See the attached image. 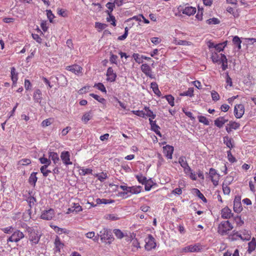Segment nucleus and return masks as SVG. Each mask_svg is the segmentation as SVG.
<instances>
[{
  "mask_svg": "<svg viewBox=\"0 0 256 256\" xmlns=\"http://www.w3.org/2000/svg\"><path fill=\"white\" fill-rule=\"evenodd\" d=\"M193 190L194 193L196 194V196L201 199L204 202H206L207 200L206 198L204 196V194L197 188H194Z\"/></svg>",
  "mask_w": 256,
  "mask_h": 256,
  "instance_id": "nucleus-31",
  "label": "nucleus"
},
{
  "mask_svg": "<svg viewBox=\"0 0 256 256\" xmlns=\"http://www.w3.org/2000/svg\"><path fill=\"white\" fill-rule=\"evenodd\" d=\"M228 122V119H226L223 116H220L214 120V124L217 127L221 128L223 126L224 124Z\"/></svg>",
  "mask_w": 256,
  "mask_h": 256,
  "instance_id": "nucleus-20",
  "label": "nucleus"
},
{
  "mask_svg": "<svg viewBox=\"0 0 256 256\" xmlns=\"http://www.w3.org/2000/svg\"><path fill=\"white\" fill-rule=\"evenodd\" d=\"M96 202L98 204H110L112 202V201H110L106 199H100V198H97L96 199Z\"/></svg>",
  "mask_w": 256,
  "mask_h": 256,
  "instance_id": "nucleus-54",
  "label": "nucleus"
},
{
  "mask_svg": "<svg viewBox=\"0 0 256 256\" xmlns=\"http://www.w3.org/2000/svg\"><path fill=\"white\" fill-rule=\"evenodd\" d=\"M166 100L168 104L172 106H174V98L171 95H168L166 96Z\"/></svg>",
  "mask_w": 256,
  "mask_h": 256,
  "instance_id": "nucleus-45",
  "label": "nucleus"
},
{
  "mask_svg": "<svg viewBox=\"0 0 256 256\" xmlns=\"http://www.w3.org/2000/svg\"><path fill=\"white\" fill-rule=\"evenodd\" d=\"M256 247V240L255 238H253L252 240L248 244V252L249 254H250L254 251Z\"/></svg>",
  "mask_w": 256,
  "mask_h": 256,
  "instance_id": "nucleus-24",
  "label": "nucleus"
},
{
  "mask_svg": "<svg viewBox=\"0 0 256 256\" xmlns=\"http://www.w3.org/2000/svg\"><path fill=\"white\" fill-rule=\"evenodd\" d=\"M61 79V80H64L65 82H66V78H65V76L63 75H60L59 78L58 77H56V76H51L50 78V80H52L53 82H58V79Z\"/></svg>",
  "mask_w": 256,
  "mask_h": 256,
  "instance_id": "nucleus-57",
  "label": "nucleus"
},
{
  "mask_svg": "<svg viewBox=\"0 0 256 256\" xmlns=\"http://www.w3.org/2000/svg\"><path fill=\"white\" fill-rule=\"evenodd\" d=\"M40 235H39L38 232L36 231L34 234L29 236V240L32 244H36L38 243L40 238Z\"/></svg>",
  "mask_w": 256,
  "mask_h": 256,
  "instance_id": "nucleus-19",
  "label": "nucleus"
},
{
  "mask_svg": "<svg viewBox=\"0 0 256 256\" xmlns=\"http://www.w3.org/2000/svg\"><path fill=\"white\" fill-rule=\"evenodd\" d=\"M223 45H224V44H216V48H215L216 50L219 52L223 50L224 48L226 46V44H224V46H223Z\"/></svg>",
  "mask_w": 256,
  "mask_h": 256,
  "instance_id": "nucleus-63",
  "label": "nucleus"
},
{
  "mask_svg": "<svg viewBox=\"0 0 256 256\" xmlns=\"http://www.w3.org/2000/svg\"><path fill=\"white\" fill-rule=\"evenodd\" d=\"M95 26L96 28L104 30L106 27V24H102L98 22H96L95 24Z\"/></svg>",
  "mask_w": 256,
  "mask_h": 256,
  "instance_id": "nucleus-59",
  "label": "nucleus"
},
{
  "mask_svg": "<svg viewBox=\"0 0 256 256\" xmlns=\"http://www.w3.org/2000/svg\"><path fill=\"white\" fill-rule=\"evenodd\" d=\"M242 210L240 198H236L234 201V210L237 213L240 212Z\"/></svg>",
  "mask_w": 256,
  "mask_h": 256,
  "instance_id": "nucleus-16",
  "label": "nucleus"
},
{
  "mask_svg": "<svg viewBox=\"0 0 256 256\" xmlns=\"http://www.w3.org/2000/svg\"><path fill=\"white\" fill-rule=\"evenodd\" d=\"M2 232L6 234H10L14 230V228L12 226L4 228L2 229Z\"/></svg>",
  "mask_w": 256,
  "mask_h": 256,
  "instance_id": "nucleus-61",
  "label": "nucleus"
},
{
  "mask_svg": "<svg viewBox=\"0 0 256 256\" xmlns=\"http://www.w3.org/2000/svg\"><path fill=\"white\" fill-rule=\"evenodd\" d=\"M96 177H97L98 179L100 182H104L108 178L107 174L104 172L96 174Z\"/></svg>",
  "mask_w": 256,
  "mask_h": 256,
  "instance_id": "nucleus-38",
  "label": "nucleus"
},
{
  "mask_svg": "<svg viewBox=\"0 0 256 256\" xmlns=\"http://www.w3.org/2000/svg\"><path fill=\"white\" fill-rule=\"evenodd\" d=\"M198 119L199 122L204 124V125L208 126L210 122L206 116H198Z\"/></svg>",
  "mask_w": 256,
  "mask_h": 256,
  "instance_id": "nucleus-37",
  "label": "nucleus"
},
{
  "mask_svg": "<svg viewBox=\"0 0 256 256\" xmlns=\"http://www.w3.org/2000/svg\"><path fill=\"white\" fill-rule=\"evenodd\" d=\"M106 80L110 82H114L116 78V74L114 72L112 67H109L106 71Z\"/></svg>",
  "mask_w": 256,
  "mask_h": 256,
  "instance_id": "nucleus-10",
  "label": "nucleus"
},
{
  "mask_svg": "<svg viewBox=\"0 0 256 256\" xmlns=\"http://www.w3.org/2000/svg\"><path fill=\"white\" fill-rule=\"evenodd\" d=\"M23 228H26V232H28V236L36 231L34 230V229L32 227L28 226L26 224L24 223L23 225L22 226Z\"/></svg>",
  "mask_w": 256,
  "mask_h": 256,
  "instance_id": "nucleus-33",
  "label": "nucleus"
},
{
  "mask_svg": "<svg viewBox=\"0 0 256 256\" xmlns=\"http://www.w3.org/2000/svg\"><path fill=\"white\" fill-rule=\"evenodd\" d=\"M72 207H74L72 210L76 212H78L82 210V206L78 204L74 203L73 206H72Z\"/></svg>",
  "mask_w": 256,
  "mask_h": 256,
  "instance_id": "nucleus-47",
  "label": "nucleus"
},
{
  "mask_svg": "<svg viewBox=\"0 0 256 256\" xmlns=\"http://www.w3.org/2000/svg\"><path fill=\"white\" fill-rule=\"evenodd\" d=\"M176 44L178 45L190 46L192 42L186 40H179Z\"/></svg>",
  "mask_w": 256,
  "mask_h": 256,
  "instance_id": "nucleus-49",
  "label": "nucleus"
},
{
  "mask_svg": "<svg viewBox=\"0 0 256 256\" xmlns=\"http://www.w3.org/2000/svg\"><path fill=\"white\" fill-rule=\"evenodd\" d=\"M31 163V160L30 159L24 158L19 161V164L22 166H27Z\"/></svg>",
  "mask_w": 256,
  "mask_h": 256,
  "instance_id": "nucleus-48",
  "label": "nucleus"
},
{
  "mask_svg": "<svg viewBox=\"0 0 256 256\" xmlns=\"http://www.w3.org/2000/svg\"><path fill=\"white\" fill-rule=\"evenodd\" d=\"M151 130L160 136H162V134L160 131V127L156 124V120H152L149 118Z\"/></svg>",
  "mask_w": 256,
  "mask_h": 256,
  "instance_id": "nucleus-15",
  "label": "nucleus"
},
{
  "mask_svg": "<svg viewBox=\"0 0 256 256\" xmlns=\"http://www.w3.org/2000/svg\"><path fill=\"white\" fill-rule=\"evenodd\" d=\"M54 244L56 247L59 250L60 249V247L63 246V244L60 242V239L58 237H56V238L55 239Z\"/></svg>",
  "mask_w": 256,
  "mask_h": 256,
  "instance_id": "nucleus-55",
  "label": "nucleus"
},
{
  "mask_svg": "<svg viewBox=\"0 0 256 256\" xmlns=\"http://www.w3.org/2000/svg\"><path fill=\"white\" fill-rule=\"evenodd\" d=\"M222 190L224 193L225 194H228L230 193V187L228 186V184H226L224 183L222 184Z\"/></svg>",
  "mask_w": 256,
  "mask_h": 256,
  "instance_id": "nucleus-50",
  "label": "nucleus"
},
{
  "mask_svg": "<svg viewBox=\"0 0 256 256\" xmlns=\"http://www.w3.org/2000/svg\"><path fill=\"white\" fill-rule=\"evenodd\" d=\"M180 96H188L192 97L194 96V88H190L186 92H184L180 94Z\"/></svg>",
  "mask_w": 256,
  "mask_h": 256,
  "instance_id": "nucleus-30",
  "label": "nucleus"
},
{
  "mask_svg": "<svg viewBox=\"0 0 256 256\" xmlns=\"http://www.w3.org/2000/svg\"><path fill=\"white\" fill-rule=\"evenodd\" d=\"M234 236L239 237L242 240H249L251 238L248 232L246 230L240 233L236 232L234 234Z\"/></svg>",
  "mask_w": 256,
  "mask_h": 256,
  "instance_id": "nucleus-13",
  "label": "nucleus"
},
{
  "mask_svg": "<svg viewBox=\"0 0 256 256\" xmlns=\"http://www.w3.org/2000/svg\"><path fill=\"white\" fill-rule=\"evenodd\" d=\"M206 23L209 24H216L220 23V20L216 18H213L206 20Z\"/></svg>",
  "mask_w": 256,
  "mask_h": 256,
  "instance_id": "nucleus-39",
  "label": "nucleus"
},
{
  "mask_svg": "<svg viewBox=\"0 0 256 256\" xmlns=\"http://www.w3.org/2000/svg\"><path fill=\"white\" fill-rule=\"evenodd\" d=\"M54 216V210L50 208L48 210L43 211L41 214V218L45 220H50Z\"/></svg>",
  "mask_w": 256,
  "mask_h": 256,
  "instance_id": "nucleus-9",
  "label": "nucleus"
},
{
  "mask_svg": "<svg viewBox=\"0 0 256 256\" xmlns=\"http://www.w3.org/2000/svg\"><path fill=\"white\" fill-rule=\"evenodd\" d=\"M202 249V246L199 244H196L194 245H190L184 248L182 252H194L200 251Z\"/></svg>",
  "mask_w": 256,
  "mask_h": 256,
  "instance_id": "nucleus-5",
  "label": "nucleus"
},
{
  "mask_svg": "<svg viewBox=\"0 0 256 256\" xmlns=\"http://www.w3.org/2000/svg\"><path fill=\"white\" fill-rule=\"evenodd\" d=\"M55 228H56V232L59 234H62V233L68 234L69 232V231L67 230L66 229L62 228L58 226H55Z\"/></svg>",
  "mask_w": 256,
  "mask_h": 256,
  "instance_id": "nucleus-53",
  "label": "nucleus"
},
{
  "mask_svg": "<svg viewBox=\"0 0 256 256\" xmlns=\"http://www.w3.org/2000/svg\"><path fill=\"white\" fill-rule=\"evenodd\" d=\"M232 138H230L228 136H226L224 137V143L230 149L233 148V145L232 144Z\"/></svg>",
  "mask_w": 256,
  "mask_h": 256,
  "instance_id": "nucleus-28",
  "label": "nucleus"
},
{
  "mask_svg": "<svg viewBox=\"0 0 256 256\" xmlns=\"http://www.w3.org/2000/svg\"><path fill=\"white\" fill-rule=\"evenodd\" d=\"M142 71L148 76L151 78H154V76L152 74V70L150 66L146 64H142L141 66Z\"/></svg>",
  "mask_w": 256,
  "mask_h": 256,
  "instance_id": "nucleus-12",
  "label": "nucleus"
},
{
  "mask_svg": "<svg viewBox=\"0 0 256 256\" xmlns=\"http://www.w3.org/2000/svg\"><path fill=\"white\" fill-rule=\"evenodd\" d=\"M106 12L107 14H108V15L109 16V17H108L106 18V20L108 22H110L112 21V22L111 23V24L114 26H116V19H115V17L114 16H113L111 14V13L109 12V10H107L106 11Z\"/></svg>",
  "mask_w": 256,
  "mask_h": 256,
  "instance_id": "nucleus-35",
  "label": "nucleus"
},
{
  "mask_svg": "<svg viewBox=\"0 0 256 256\" xmlns=\"http://www.w3.org/2000/svg\"><path fill=\"white\" fill-rule=\"evenodd\" d=\"M132 112L139 116H140L142 118H144L145 117V112H143L142 110H132Z\"/></svg>",
  "mask_w": 256,
  "mask_h": 256,
  "instance_id": "nucleus-52",
  "label": "nucleus"
},
{
  "mask_svg": "<svg viewBox=\"0 0 256 256\" xmlns=\"http://www.w3.org/2000/svg\"><path fill=\"white\" fill-rule=\"evenodd\" d=\"M66 70L72 72L76 74H78L82 72V68L78 65L74 64L72 66H67L66 67Z\"/></svg>",
  "mask_w": 256,
  "mask_h": 256,
  "instance_id": "nucleus-18",
  "label": "nucleus"
},
{
  "mask_svg": "<svg viewBox=\"0 0 256 256\" xmlns=\"http://www.w3.org/2000/svg\"><path fill=\"white\" fill-rule=\"evenodd\" d=\"M244 113V106L242 104H236L234 108V114L237 118H241Z\"/></svg>",
  "mask_w": 256,
  "mask_h": 256,
  "instance_id": "nucleus-8",
  "label": "nucleus"
},
{
  "mask_svg": "<svg viewBox=\"0 0 256 256\" xmlns=\"http://www.w3.org/2000/svg\"><path fill=\"white\" fill-rule=\"evenodd\" d=\"M90 96L94 98L96 100H98V102L105 104L106 102V100L102 98H100L99 96L94 94H90Z\"/></svg>",
  "mask_w": 256,
  "mask_h": 256,
  "instance_id": "nucleus-32",
  "label": "nucleus"
},
{
  "mask_svg": "<svg viewBox=\"0 0 256 256\" xmlns=\"http://www.w3.org/2000/svg\"><path fill=\"white\" fill-rule=\"evenodd\" d=\"M10 77L13 85H15L18 80V73L16 72L14 67L11 68Z\"/></svg>",
  "mask_w": 256,
  "mask_h": 256,
  "instance_id": "nucleus-23",
  "label": "nucleus"
},
{
  "mask_svg": "<svg viewBox=\"0 0 256 256\" xmlns=\"http://www.w3.org/2000/svg\"><path fill=\"white\" fill-rule=\"evenodd\" d=\"M164 152L165 154L166 157L168 159H172V154L174 152V147L170 145H166L164 146Z\"/></svg>",
  "mask_w": 256,
  "mask_h": 256,
  "instance_id": "nucleus-14",
  "label": "nucleus"
},
{
  "mask_svg": "<svg viewBox=\"0 0 256 256\" xmlns=\"http://www.w3.org/2000/svg\"><path fill=\"white\" fill-rule=\"evenodd\" d=\"M60 158L63 163L67 166L72 164V162L70 160V154L68 152L64 151L61 152Z\"/></svg>",
  "mask_w": 256,
  "mask_h": 256,
  "instance_id": "nucleus-11",
  "label": "nucleus"
},
{
  "mask_svg": "<svg viewBox=\"0 0 256 256\" xmlns=\"http://www.w3.org/2000/svg\"><path fill=\"white\" fill-rule=\"evenodd\" d=\"M32 36L34 40L37 42L39 44H41L42 42V39L38 34H32Z\"/></svg>",
  "mask_w": 256,
  "mask_h": 256,
  "instance_id": "nucleus-58",
  "label": "nucleus"
},
{
  "mask_svg": "<svg viewBox=\"0 0 256 256\" xmlns=\"http://www.w3.org/2000/svg\"><path fill=\"white\" fill-rule=\"evenodd\" d=\"M39 160L41 164H44V165L40 168V170L43 176L46 177L48 175L49 173L51 172V171L45 172L44 170L48 167V166L50 165L51 162L50 159L44 157L40 158Z\"/></svg>",
  "mask_w": 256,
  "mask_h": 256,
  "instance_id": "nucleus-3",
  "label": "nucleus"
},
{
  "mask_svg": "<svg viewBox=\"0 0 256 256\" xmlns=\"http://www.w3.org/2000/svg\"><path fill=\"white\" fill-rule=\"evenodd\" d=\"M140 186H130L129 188V192L130 194H138L140 192Z\"/></svg>",
  "mask_w": 256,
  "mask_h": 256,
  "instance_id": "nucleus-29",
  "label": "nucleus"
},
{
  "mask_svg": "<svg viewBox=\"0 0 256 256\" xmlns=\"http://www.w3.org/2000/svg\"><path fill=\"white\" fill-rule=\"evenodd\" d=\"M36 174L37 172H32L28 179L29 183L34 186H36V183L38 180V178L36 176Z\"/></svg>",
  "mask_w": 256,
  "mask_h": 256,
  "instance_id": "nucleus-25",
  "label": "nucleus"
},
{
  "mask_svg": "<svg viewBox=\"0 0 256 256\" xmlns=\"http://www.w3.org/2000/svg\"><path fill=\"white\" fill-rule=\"evenodd\" d=\"M211 95L213 100L217 101L220 99V96L215 91H212Z\"/></svg>",
  "mask_w": 256,
  "mask_h": 256,
  "instance_id": "nucleus-51",
  "label": "nucleus"
},
{
  "mask_svg": "<svg viewBox=\"0 0 256 256\" xmlns=\"http://www.w3.org/2000/svg\"><path fill=\"white\" fill-rule=\"evenodd\" d=\"M92 118L91 113L90 112H86L84 114L82 118V120L84 122V123H87V122L90 120Z\"/></svg>",
  "mask_w": 256,
  "mask_h": 256,
  "instance_id": "nucleus-40",
  "label": "nucleus"
},
{
  "mask_svg": "<svg viewBox=\"0 0 256 256\" xmlns=\"http://www.w3.org/2000/svg\"><path fill=\"white\" fill-rule=\"evenodd\" d=\"M210 177L211 180L214 186L218 184V181L220 179V174L217 173L216 170L213 168L210 169Z\"/></svg>",
  "mask_w": 256,
  "mask_h": 256,
  "instance_id": "nucleus-7",
  "label": "nucleus"
},
{
  "mask_svg": "<svg viewBox=\"0 0 256 256\" xmlns=\"http://www.w3.org/2000/svg\"><path fill=\"white\" fill-rule=\"evenodd\" d=\"M150 87L152 89L154 92L158 96H160L161 92L158 89V85L156 82H152L150 84Z\"/></svg>",
  "mask_w": 256,
  "mask_h": 256,
  "instance_id": "nucleus-26",
  "label": "nucleus"
},
{
  "mask_svg": "<svg viewBox=\"0 0 256 256\" xmlns=\"http://www.w3.org/2000/svg\"><path fill=\"white\" fill-rule=\"evenodd\" d=\"M46 14L50 22H52V20L54 17V14L52 13V12L50 10H47Z\"/></svg>",
  "mask_w": 256,
  "mask_h": 256,
  "instance_id": "nucleus-64",
  "label": "nucleus"
},
{
  "mask_svg": "<svg viewBox=\"0 0 256 256\" xmlns=\"http://www.w3.org/2000/svg\"><path fill=\"white\" fill-rule=\"evenodd\" d=\"M34 100V102L40 103L42 100V93L40 90L36 89L34 92L33 95Z\"/></svg>",
  "mask_w": 256,
  "mask_h": 256,
  "instance_id": "nucleus-21",
  "label": "nucleus"
},
{
  "mask_svg": "<svg viewBox=\"0 0 256 256\" xmlns=\"http://www.w3.org/2000/svg\"><path fill=\"white\" fill-rule=\"evenodd\" d=\"M118 56L114 54H112L110 58V61L111 63L117 64Z\"/></svg>",
  "mask_w": 256,
  "mask_h": 256,
  "instance_id": "nucleus-62",
  "label": "nucleus"
},
{
  "mask_svg": "<svg viewBox=\"0 0 256 256\" xmlns=\"http://www.w3.org/2000/svg\"><path fill=\"white\" fill-rule=\"evenodd\" d=\"M234 130H236L239 128L240 124L239 123L233 121H230L228 124Z\"/></svg>",
  "mask_w": 256,
  "mask_h": 256,
  "instance_id": "nucleus-43",
  "label": "nucleus"
},
{
  "mask_svg": "<svg viewBox=\"0 0 256 256\" xmlns=\"http://www.w3.org/2000/svg\"><path fill=\"white\" fill-rule=\"evenodd\" d=\"M24 237V234L20 230H16L14 232L13 234L10 236L7 242H18L20 240Z\"/></svg>",
  "mask_w": 256,
  "mask_h": 256,
  "instance_id": "nucleus-4",
  "label": "nucleus"
},
{
  "mask_svg": "<svg viewBox=\"0 0 256 256\" xmlns=\"http://www.w3.org/2000/svg\"><path fill=\"white\" fill-rule=\"evenodd\" d=\"M98 235L100 238L102 242L106 244H110L114 240L111 230L106 228H103L99 232Z\"/></svg>",
  "mask_w": 256,
  "mask_h": 256,
  "instance_id": "nucleus-1",
  "label": "nucleus"
},
{
  "mask_svg": "<svg viewBox=\"0 0 256 256\" xmlns=\"http://www.w3.org/2000/svg\"><path fill=\"white\" fill-rule=\"evenodd\" d=\"M136 178L139 182L144 184L148 180H146V178L145 176H144L142 175H137Z\"/></svg>",
  "mask_w": 256,
  "mask_h": 256,
  "instance_id": "nucleus-44",
  "label": "nucleus"
},
{
  "mask_svg": "<svg viewBox=\"0 0 256 256\" xmlns=\"http://www.w3.org/2000/svg\"><path fill=\"white\" fill-rule=\"evenodd\" d=\"M233 228L232 225L228 220L222 222L218 226V232L221 235L226 234L228 232Z\"/></svg>",
  "mask_w": 256,
  "mask_h": 256,
  "instance_id": "nucleus-2",
  "label": "nucleus"
},
{
  "mask_svg": "<svg viewBox=\"0 0 256 256\" xmlns=\"http://www.w3.org/2000/svg\"><path fill=\"white\" fill-rule=\"evenodd\" d=\"M232 216V210L228 207H225L221 210V216L223 218L228 219Z\"/></svg>",
  "mask_w": 256,
  "mask_h": 256,
  "instance_id": "nucleus-17",
  "label": "nucleus"
},
{
  "mask_svg": "<svg viewBox=\"0 0 256 256\" xmlns=\"http://www.w3.org/2000/svg\"><path fill=\"white\" fill-rule=\"evenodd\" d=\"M145 248L147 250H150L152 248H154L156 246V243L154 238L151 235L148 234V236L145 239Z\"/></svg>",
  "mask_w": 256,
  "mask_h": 256,
  "instance_id": "nucleus-6",
  "label": "nucleus"
},
{
  "mask_svg": "<svg viewBox=\"0 0 256 256\" xmlns=\"http://www.w3.org/2000/svg\"><path fill=\"white\" fill-rule=\"evenodd\" d=\"M132 57L136 60V62L138 64H140L142 62V56H140V55L138 54H134L132 55Z\"/></svg>",
  "mask_w": 256,
  "mask_h": 256,
  "instance_id": "nucleus-46",
  "label": "nucleus"
},
{
  "mask_svg": "<svg viewBox=\"0 0 256 256\" xmlns=\"http://www.w3.org/2000/svg\"><path fill=\"white\" fill-rule=\"evenodd\" d=\"M49 158H51L54 164L58 163L60 160L58 154L54 152H49Z\"/></svg>",
  "mask_w": 256,
  "mask_h": 256,
  "instance_id": "nucleus-27",
  "label": "nucleus"
},
{
  "mask_svg": "<svg viewBox=\"0 0 256 256\" xmlns=\"http://www.w3.org/2000/svg\"><path fill=\"white\" fill-rule=\"evenodd\" d=\"M114 233L118 238L121 239L124 236L123 232L120 230L114 229Z\"/></svg>",
  "mask_w": 256,
  "mask_h": 256,
  "instance_id": "nucleus-41",
  "label": "nucleus"
},
{
  "mask_svg": "<svg viewBox=\"0 0 256 256\" xmlns=\"http://www.w3.org/2000/svg\"><path fill=\"white\" fill-rule=\"evenodd\" d=\"M178 162L183 168L188 165L185 156H180L178 158Z\"/></svg>",
  "mask_w": 256,
  "mask_h": 256,
  "instance_id": "nucleus-36",
  "label": "nucleus"
},
{
  "mask_svg": "<svg viewBox=\"0 0 256 256\" xmlns=\"http://www.w3.org/2000/svg\"><path fill=\"white\" fill-rule=\"evenodd\" d=\"M94 87H96L98 90H100L102 92L106 93V88L104 86L102 83H98L96 84H95L94 86Z\"/></svg>",
  "mask_w": 256,
  "mask_h": 256,
  "instance_id": "nucleus-42",
  "label": "nucleus"
},
{
  "mask_svg": "<svg viewBox=\"0 0 256 256\" xmlns=\"http://www.w3.org/2000/svg\"><path fill=\"white\" fill-rule=\"evenodd\" d=\"M232 42L236 46L238 50H240L241 48L242 41L238 36H234L232 39Z\"/></svg>",
  "mask_w": 256,
  "mask_h": 256,
  "instance_id": "nucleus-34",
  "label": "nucleus"
},
{
  "mask_svg": "<svg viewBox=\"0 0 256 256\" xmlns=\"http://www.w3.org/2000/svg\"><path fill=\"white\" fill-rule=\"evenodd\" d=\"M196 8L192 6H186L182 10V14L190 16L194 14Z\"/></svg>",
  "mask_w": 256,
  "mask_h": 256,
  "instance_id": "nucleus-22",
  "label": "nucleus"
},
{
  "mask_svg": "<svg viewBox=\"0 0 256 256\" xmlns=\"http://www.w3.org/2000/svg\"><path fill=\"white\" fill-rule=\"evenodd\" d=\"M106 6L110 10L109 12L111 13L114 8L115 4L114 2H108L106 4Z\"/></svg>",
  "mask_w": 256,
  "mask_h": 256,
  "instance_id": "nucleus-60",
  "label": "nucleus"
},
{
  "mask_svg": "<svg viewBox=\"0 0 256 256\" xmlns=\"http://www.w3.org/2000/svg\"><path fill=\"white\" fill-rule=\"evenodd\" d=\"M227 154L228 158L230 162H234L236 161V158L232 155L230 150L228 151Z\"/></svg>",
  "mask_w": 256,
  "mask_h": 256,
  "instance_id": "nucleus-56",
  "label": "nucleus"
}]
</instances>
